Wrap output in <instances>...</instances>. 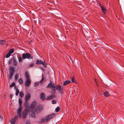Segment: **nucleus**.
<instances>
[{
	"label": "nucleus",
	"instance_id": "obj_32",
	"mask_svg": "<svg viewBox=\"0 0 124 124\" xmlns=\"http://www.w3.org/2000/svg\"><path fill=\"white\" fill-rule=\"evenodd\" d=\"M40 84L39 82H36L34 83V85L35 86L38 85L39 84Z\"/></svg>",
	"mask_w": 124,
	"mask_h": 124
},
{
	"label": "nucleus",
	"instance_id": "obj_22",
	"mask_svg": "<svg viewBox=\"0 0 124 124\" xmlns=\"http://www.w3.org/2000/svg\"><path fill=\"white\" fill-rule=\"evenodd\" d=\"M20 96L21 97H22L24 96V94L22 91H21L19 93Z\"/></svg>",
	"mask_w": 124,
	"mask_h": 124
},
{
	"label": "nucleus",
	"instance_id": "obj_20",
	"mask_svg": "<svg viewBox=\"0 0 124 124\" xmlns=\"http://www.w3.org/2000/svg\"><path fill=\"white\" fill-rule=\"evenodd\" d=\"M5 43V41L2 40L0 39V44L1 45L4 44Z\"/></svg>",
	"mask_w": 124,
	"mask_h": 124
},
{
	"label": "nucleus",
	"instance_id": "obj_26",
	"mask_svg": "<svg viewBox=\"0 0 124 124\" xmlns=\"http://www.w3.org/2000/svg\"><path fill=\"white\" fill-rule=\"evenodd\" d=\"M3 121V119L2 117L1 116H0V123L2 122Z\"/></svg>",
	"mask_w": 124,
	"mask_h": 124
},
{
	"label": "nucleus",
	"instance_id": "obj_4",
	"mask_svg": "<svg viewBox=\"0 0 124 124\" xmlns=\"http://www.w3.org/2000/svg\"><path fill=\"white\" fill-rule=\"evenodd\" d=\"M46 88H50L52 89L53 90H55V86L54 83L52 81H50V83L46 87Z\"/></svg>",
	"mask_w": 124,
	"mask_h": 124
},
{
	"label": "nucleus",
	"instance_id": "obj_25",
	"mask_svg": "<svg viewBox=\"0 0 124 124\" xmlns=\"http://www.w3.org/2000/svg\"><path fill=\"white\" fill-rule=\"evenodd\" d=\"M14 61H13V63L14 64V65H16L17 64V63L16 61V60L14 59H13Z\"/></svg>",
	"mask_w": 124,
	"mask_h": 124
},
{
	"label": "nucleus",
	"instance_id": "obj_13",
	"mask_svg": "<svg viewBox=\"0 0 124 124\" xmlns=\"http://www.w3.org/2000/svg\"><path fill=\"white\" fill-rule=\"evenodd\" d=\"M30 98V95L29 94H27L25 97V100L26 101H28Z\"/></svg>",
	"mask_w": 124,
	"mask_h": 124
},
{
	"label": "nucleus",
	"instance_id": "obj_12",
	"mask_svg": "<svg viewBox=\"0 0 124 124\" xmlns=\"http://www.w3.org/2000/svg\"><path fill=\"white\" fill-rule=\"evenodd\" d=\"M40 99L42 100H44L45 99V95L44 93H41L40 94Z\"/></svg>",
	"mask_w": 124,
	"mask_h": 124
},
{
	"label": "nucleus",
	"instance_id": "obj_38",
	"mask_svg": "<svg viewBox=\"0 0 124 124\" xmlns=\"http://www.w3.org/2000/svg\"><path fill=\"white\" fill-rule=\"evenodd\" d=\"M99 6H100V7H101V4H99Z\"/></svg>",
	"mask_w": 124,
	"mask_h": 124
},
{
	"label": "nucleus",
	"instance_id": "obj_28",
	"mask_svg": "<svg viewBox=\"0 0 124 124\" xmlns=\"http://www.w3.org/2000/svg\"><path fill=\"white\" fill-rule=\"evenodd\" d=\"M60 109V108L59 107H58L55 109V111L56 112H58Z\"/></svg>",
	"mask_w": 124,
	"mask_h": 124
},
{
	"label": "nucleus",
	"instance_id": "obj_8",
	"mask_svg": "<svg viewBox=\"0 0 124 124\" xmlns=\"http://www.w3.org/2000/svg\"><path fill=\"white\" fill-rule=\"evenodd\" d=\"M36 64H42L44 66L46 65V64H45V62H43L40 60H37L36 61Z\"/></svg>",
	"mask_w": 124,
	"mask_h": 124
},
{
	"label": "nucleus",
	"instance_id": "obj_36",
	"mask_svg": "<svg viewBox=\"0 0 124 124\" xmlns=\"http://www.w3.org/2000/svg\"><path fill=\"white\" fill-rule=\"evenodd\" d=\"M22 58L21 57H20L19 59V62H21L22 61Z\"/></svg>",
	"mask_w": 124,
	"mask_h": 124
},
{
	"label": "nucleus",
	"instance_id": "obj_1",
	"mask_svg": "<svg viewBox=\"0 0 124 124\" xmlns=\"http://www.w3.org/2000/svg\"><path fill=\"white\" fill-rule=\"evenodd\" d=\"M22 112V107H21L18 108L17 110V113L18 116L19 118L21 117L22 116L23 118H24L26 117L28 113V111L27 110H25L23 111V113L21 115V112Z\"/></svg>",
	"mask_w": 124,
	"mask_h": 124
},
{
	"label": "nucleus",
	"instance_id": "obj_10",
	"mask_svg": "<svg viewBox=\"0 0 124 124\" xmlns=\"http://www.w3.org/2000/svg\"><path fill=\"white\" fill-rule=\"evenodd\" d=\"M18 117L17 116L14 117L11 120V123L12 124H15V123L16 121V119Z\"/></svg>",
	"mask_w": 124,
	"mask_h": 124
},
{
	"label": "nucleus",
	"instance_id": "obj_27",
	"mask_svg": "<svg viewBox=\"0 0 124 124\" xmlns=\"http://www.w3.org/2000/svg\"><path fill=\"white\" fill-rule=\"evenodd\" d=\"M18 82L20 84H22L23 83V81L21 78H20L19 79Z\"/></svg>",
	"mask_w": 124,
	"mask_h": 124
},
{
	"label": "nucleus",
	"instance_id": "obj_31",
	"mask_svg": "<svg viewBox=\"0 0 124 124\" xmlns=\"http://www.w3.org/2000/svg\"><path fill=\"white\" fill-rule=\"evenodd\" d=\"M19 76V75L18 74H17L16 75L15 77V79L16 80L17 79Z\"/></svg>",
	"mask_w": 124,
	"mask_h": 124
},
{
	"label": "nucleus",
	"instance_id": "obj_5",
	"mask_svg": "<svg viewBox=\"0 0 124 124\" xmlns=\"http://www.w3.org/2000/svg\"><path fill=\"white\" fill-rule=\"evenodd\" d=\"M55 89L57 90L60 93H62V92L63 88L59 85L55 86Z\"/></svg>",
	"mask_w": 124,
	"mask_h": 124
},
{
	"label": "nucleus",
	"instance_id": "obj_34",
	"mask_svg": "<svg viewBox=\"0 0 124 124\" xmlns=\"http://www.w3.org/2000/svg\"><path fill=\"white\" fill-rule=\"evenodd\" d=\"M71 82L75 83V81H74V77H73L72 78L71 80Z\"/></svg>",
	"mask_w": 124,
	"mask_h": 124
},
{
	"label": "nucleus",
	"instance_id": "obj_35",
	"mask_svg": "<svg viewBox=\"0 0 124 124\" xmlns=\"http://www.w3.org/2000/svg\"><path fill=\"white\" fill-rule=\"evenodd\" d=\"M34 63H32L30 64L29 66L30 67H31L32 66H34Z\"/></svg>",
	"mask_w": 124,
	"mask_h": 124
},
{
	"label": "nucleus",
	"instance_id": "obj_18",
	"mask_svg": "<svg viewBox=\"0 0 124 124\" xmlns=\"http://www.w3.org/2000/svg\"><path fill=\"white\" fill-rule=\"evenodd\" d=\"M109 95V94L108 92H105L104 94V95L105 96H108Z\"/></svg>",
	"mask_w": 124,
	"mask_h": 124
},
{
	"label": "nucleus",
	"instance_id": "obj_14",
	"mask_svg": "<svg viewBox=\"0 0 124 124\" xmlns=\"http://www.w3.org/2000/svg\"><path fill=\"white\" fill-rule=\"evenodd\" d=\"M71 82V81L69 80H67L66 81H65L63 83V85H67L68 84Z\"/></svg>",
	"mask_w": 124,
	"mask_h": 124
},
{
	"label": "nucleus",
	"instance_id": "obj_30",
	"mask_svg": "<svg viewBox=\"0 0 124 124\" xmlns=\"http://www.w3.org/2000/svg\"><path fill=\"white\" fill-rule=\"evenodd\" d=\"M10 55V54L9 53L7 54L6 56V58H8L9 57Z\"/></svg>",
	"mask_w": 124,
	"mask_h": 124
},
{
	"label": "nucleus",
	"instance_id": "obj_19",
	"mask_svg": "<svg viewBox=\"0 0 124 124\" xmlns=\"http://www.w3.org/2000/svg\"><path fill=\"white\" fill-rule=\"evenodd\" d=\"M19 105L20 107L21 106V105L22 103V101L21 99H19Z\"/></svg>",
	"mask_w": 124,
	"mask_h": 124
},
{
	"label": "nucleus",
	"instance_id": "obj_40",
	"mask_svg": "<svg viewBox=\"0 0 124 124\" xmlns=\"http://www.w3.org/2000/svg\"><path fill=\"white\" fill-rule=\"evenodd\" d=\"M15 88L16 87H16L15 86Z\"/></svg>",
	"mask_w": 124,
	"mask_h": 124
},
{
	"label": "nucleus",
	"instance_id": "obj_23",
	"mask_svg": "<svg viewBox=\"0 0 124 124\" xmlns=\"http://www.w3.org/2000/svg\"><path fill=\"white\" fill-rule=\"evenodd\" d=\"M14 50L13 49H11L9 51V53L10 54L13 53L14 52Z\"/></svg>",
	"mask_w": 124,
	"mask_h": 124
},
{
	"label": "nucleus",
	"instance_id": "obj_11",
	"mask_svg": "<svg viewBox=\"0 0 124 124\" xmlns=\"http://www.w3.org/2000/svg\"><path fill=\"white\" fill-rule=\"evenodd\" d=\"M31 83V81L30 79L25 80V85L26 86H28Z\"/></svg>",
	"mask_w": 124,
	"mask_h": 124
},
{
	"label": "nucleus",
	"instance_id": "obj_6",
	"mask_svg": "<svg viewBox=\"0 0 124 124\" xmlns=\"http://www.w3.org/2000/svg\"><path fill=\"white\" fill-rule=\"evenodd\" d=\"M10 70L9 73V78L11 79L14 74V70L13 68L10 69Z\"/></svg>",
	"mask_w": 124,
	"mask_h": 124
},
{
	"label": "nucleus",
	"instance_id": "obj_3",
	"mask_svg": "<svg viewBox=\"0 0 124 124\" xmlns=\"http://www.w3.org/2000/svg\"><path fill=\"white\" fill-rule=\"evenodd\" d=\"M22 59H25L26 58L33 59V57L31 56V55L27 53L26 54H23L22 55Z\"/></svg>",
	"mask_w": 124,
	"mask_h": 124
},
{
	"label": "nucleus",
	"instance_id": "obj_21",
	"mask_svg": "<svg viewBox=\"0 0 124 124\" xmlns=\"http://www.w3.org/2000/svg\"><path fill=\"white\" fill-rule=\"evenodd\" d=\"M19 91L18 89H16V96H17L19 93Z\"/></svg>",
	"mask_w": 124,
	"mask_h": 124
},
{
	"label": "nucleus",
	"instance_id": "obj_33",
	"mask_svg": "<svg viewBox=\"0 0 124 124\" xmlns=\"http://www.w3.org/2000/svg\"><path fill=\"white\" fill-rule=\"evenodd\" d=\"M52 102L53 104H55L56 103V101L55 100H53L52 101Z\"/></svg>",
	"mask_w": 124,
	"mask_h": 124
},
{
	"label": "nucleus",
	"instance_id": "obj_24",
	"mask_svg": "<svg viewBox=\"0 0 124 124\" xmlns=\"http://www.w3.org/2000/svg\"><path fill=\"white\" fill-rule=\"evenodd\" d=\"M44 79V78L43 76L41 79L40 80V81L39 82L40 84H41L42 83Z\"/></svg>",
	"mask_w": 124,
	"mask_h": 124
},
{
	"label": "nucleus",
	"instance_id": "obj_9",
	"mask_svg": "<svg viewBox=\"0 0 124 124\" xmlns=\"http://www.w3.org/2000/svg\"><path fill=\"white\" fill-rule=\"evenodd\" d=\"M32 110L31 111H30L29 112V116L31 117L34 118L35 117L34 112Z\"/></svg>",
	"mask_w": 124,
	"mask_h": 124
},
{
	"label": "nucleus",
	"instance_id": "obj_16",
	"mask_svg": "<svg viewBox=\"0 0 124 124\" xmlns=\"http://www.w3.org/2000/svg\"><path fill=\"white\" fill-rule=\"evenodd\" d=\"M25 76L26 77V79H29V76L28 75V73L26 72H25Z\"/></svg>",
	"mask_w": 124,
	"mask_h": 124
},
{
	"label": "nucleus",
	"instance_id": "obj_37",
	"mask_svg": "<svg viewBox=\"0 0 124 124\" xmlns=\"http://www.w3.org/2000/svg\"><path fill=\"white\" fill-rule=\"evenodd\" d=\"M26 124H30L29 121H27L26 122Z\"/></svg>",
	"mask_w": 124,
	"mask_h": 124
},
{
	"label": "nucleus",
	"instance_id": "obj_39",
	"mask_svg": "<svg viewBox=\"0 0 124 124\" xmlns=\"http://www.w3.org/2000/svg\"><path fill=\"white\" fill-rule=\"evenodd\" d=\"M11 96H12V95H11L10 96L11 97Z\"/></svg>",
	"mask_w": 124,
	"mask_h": 124
},
{
	"label": "nucleus",
	"instance_id": "obj_15",
	"mask_svg": "<svg viewBox=\"0 0 124 124\" xmlns=\"http://www.w3.org/2000/svg\"><path fill=\"white\" fill-rule=\"evenodd\" d=\"M54 95H51L49 96H48L46 98V99L47 100H49L52 99L54 98Z\"/></svg>",
	"mask_w": 124,
	"mask_h": 124
},
{
	"label": "nucleus",
	"instance_id": "obj_7",
	"mask_svg": "<svg viewBox=\"0 0 124 124\" xmlns=\"http://www.w3.org/2000/svg\"><path fill=\"white\" fill-rule=\"evenodd\" d=\"M36 103L35 102H32L30 108V109H31L32 110H34L35 108Z\"/></svg>",
	"mask_w": 124,
	"mask_h": 124
},
{
	"label": "nucleus",
	"instance_id": "obj_2",
	"mask_svg": "<svg viewBox=\"0 0 124 124\" xmlns=\"http://www.w3.org/2000/svg\"><path fill=\"white\" fill-rule=\"evenodd\" d=\"M54 114H51L45 117L44 118L41 119H40V123H44L48 121L51 118L54 117L55 116Z\"/></svg>",
	"mask_w": 124,
	"mask_h": 124
},
{
	"label": "nucleus",
	"instance_id": "obj_29",
	"mask_svg": "<svg viewBox=\"0 0 124 124\" xmlns=\"http://www.w3.org/2000/svg\"><path fill=\"white\" fill-rule=\"evenodd\" d=\"M15 85V83L14 82H13L12 83V84L11 85H10V87H13Z\"/></svg>",
	"mask_w": 124,
	"mask_h": 124
},
{
	"label": "nucleus",
	"instance_id": "obj_17",
	"mask_svg": "<svg viewBox=\"0 0 124 124\" xmlns=\"http://www.w3.org/2000/svg\"><path fill=\"white\" fill-rule=\"evenodd\" d=\"M101 8L102 11L104 13H105L106 12V9L104 8L102 6H101Z\"/></svg>",
	"mask_w": 124,
	"mask_h": 124
}]
</instances>
